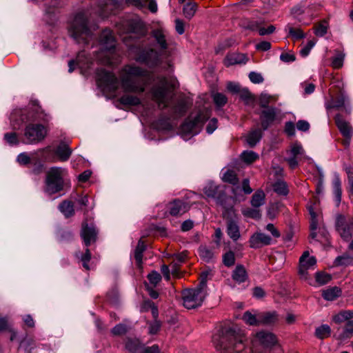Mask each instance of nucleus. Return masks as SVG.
I'll use <instances>...</instances> for the list:
<instances>
[{"mask_svg": "<svg viewBox=\"0 0 353 353\" xmlns=\"http://www.w3.org/2000/svg\"><path fill=\"white\" fill-rule=\"evenodd\" d=\"M244 339L239 329L232 327L222 330L221 334L214 337L213 343L219 353H239L244 349Z\"/></svg>", "mask_w": 353, "mask_h": 353, "instance_id": "nucleus-1", "label": "nucleus"}, {"mask_svg": "<svg viewBox=\"0 0 353 353\" xmlns=\"http://www.w3.org/2000/svg\"><path fill=\"white\" fill-rule=\"evenodd\" d=\"M90 13L88 11L77 12L68 26L69 36L79 44H88L94 39V30L89 25Z\"/></svg>", "mask_w": 353, "mask_h": 353, "instance_id": "nucleus-2", "label": "nucleus"}, {"mask_svg": "<svg viewBox=\"0 0 353 353\" xmlns=\"http://www.w3.org/2000/svg\"><path fill=\"white\" fill-rule=\"evenodd\" d=\"M121 77V85L125 92L142 93L145 91L148 81L153 76L146 70L136 65H127Z\"/></svg>", "mask_w": 353, "mask_h": 353, "instance_id": "nucleus-3", "label": "nucleus"}, {"mask_svg": "<svg viewBox=\"0 0 353 353\" xmlns=\"http://www.w3.org/2000/svg\"><path fill=\"white\" fill-rule=\"evenodd\" d=\"M68 175L66 168L59 166L50 168L46 172L43 192L48 196L59 193L64 190Z\"/></svg>", "mask_w": 353, "mask_h": 353, "instance_id": "nucleus-4", "label": "nucleus"}, {"mask_svg": "<svg viewBox=\"0 0 353 353\" xmlns=\"http://www.w3.org/2000/svg\"><path fill=\"white\" fill-rule=\"evenodd\" d=\"M207 274L201 275V280L194 289H186L182 292L183 305L187 309H194L201 305L207 295Z\"/></svg>", "mask_w": 353, "mask_h": 353, "instance_id": "nucleus-5", "label": "nucleus"}, {"mask_svg": "<svg viewBox=\"0 0 353 353\" xmlns=\"http://www.w3.org/2000/svg\"><path fill=\"white\" fill-rule=\"evenodd\" d=\"M20 122L17 119H12L11 124L13 129L19 130L21 128L23 124L26 126L24 130V137L26 141L24 143L28 144H35L42 141L47 135V130L41 124H34V122H23L20 119Z\"/></svg>", "mask_w": 353, "mask_h": 353, "instance_id": "nucleus-6", "label": "nucleus"}, {"mask_svg": "<svg viewBox=\"0 0 353 353\" xmlns=\"http://www.w3.org/2000/svg\"><path fill=\"white\" fill-rule=\"evenodd\" d=\"M334 228L338 235L343 241H350L353 236V214H336Z\"/></svg>", "mask_w": 353, "mask_h": 353, "instance_id": "nucleus-7", "label": "nucleus"}, {"mask_svg": "<svg viewBox=\"0 0 353 353\" xmlns=\"http://www.w3.org/2000/svg\"><path fill=\"white\" fill-rule=\"evenodd\" d=\"M157 80L158 85H154L151 89L152 97L157 103L159 108L164 109L168 107L170 101L168 79L164 76H158Z\"/></svg>", "mask_w": 353, "mask_h": 353, "instance_id": "nucleus-8", "label": "nucleus"}, {"mask_svg": "<svg viewBox=\"0 0 353 353\" xmlns=\"http://www.w3.org/2000/svg\"><path fill=\"white\" fill-rule=\"evenodd\" d=\"M99 43L101 48L100 54H104L105 58L103 59L99 55L97 56V58L104 64L112 63L110 55L112 54L116 46V41L112 31L104 30L100 35Z\"/></svg>", "mask_w": 353, "mask_h": 353, "instance_id": "nucleus-9", "label": "nucleus"}, {"mask_svg": "<svg viewBox=\"0 0 353 353\" xmlns=\"http://www.w3.org/2000/svg\"><path fill=\"white\" fill-rule=\"evenodd\" d=\"M223 217L225 220L226 232L234 241H237L240 236L239 218L233 207L225 208Z\"/></svg>", "mask_w": 353, "mask_h": 353, "instance_id": "nucleus-10", "label": "nucleus"}, {"mask_svg": "<svg viewBox=\"0 0 353 353\" xmlns=\"http://www.w3.org/2000/svg\"><path fill=\"white\" fill-rule=\"evenodd\" d=\"M208 110L199 111L196 116H190L182 125L183 132L195 135L199 133L204 123L209 119Z\"/></svg>", "mask_w": 353, "mask_h": 353, "instance_id": "nucleus-11", "label": "nucleus"}, {"mask_svg": "<svg viewBox=\"0 0 353 353\" xmlns=\"http://www.w3.org/2000/svg\"><path fill=\"white\" fill-rule=\"evenodd\" d=\"M163 54L164 52L152 48L143 49L137 53L135 60L150 68H153L161 63Z\"/></svg>", "mask_w": 353, "mask_h": 353, "instance_id": "nucleus-12", "label": "nucleus"}, {"mask_svg": "<svg viewBox=\"0 0 353 353\" xmlns=\"http://www.w3.org/2000/svg\"><path fill=\"white\" fill-rule=\"evenodd\" d=\"M20 118L23 122H48L51 117L46 113L40 106L33 105L31 108L21 112Z\"/></svg>", "mask_w": 353, "mask_h": 353, "instance_id": "nucleus-13", "label": "nucleus"}, {"mask_svg": "<svg viewBox=\"0 0 353 353\" xmlns=\"http://www.w3.org/2000/svg\"><path fill=\"white\" fill-rule=\"evenodd\" d=\"M203 192L208 197L214 198L216 202L224 208H227L224 201L228 199L223 190H220L219 186L213 182L208 183L203 188Z\"/></svg>", "mask_w": 353, "mask_h": 353, "instance_id": "nucleus-14", "label": "nucleus"}, {"mask_svg": "<svg viewBox=\"0 0 353 353\" xmlns=\"http://www.w3.org/2000/svg\"><path fill=\"white\" fill-rule=\"evenodd\" d=\"M316 263L314 256H310L309 252L305 251L299 259V274L303 279H307V270L314 269Z\"/></svg>", "mask_w": 353, "mask_h": 353, "instance_id": "nucleus-15", "label": "nucleus"}, {"mask_svg": "<svg viewBox=\"0 0 353 353\" xmlns=\"http://www.w3.org/2000/svg\"><path fill=\"white\" fill-rule=\"evenodd\" d=\"M97 81L101 87L115 89L117 79L114 74L105 70H99L97 73Z\"/></svg>", "mask_w": 353, "mask_h": 353, "instance_id": "nucleus-16", "label": "nucleus"}, {"mask_svg": "<svg viewBox=\"0 0 353 353\" xmlns=\"http://www.w3.org/2000/svg\"><path fill=\"white\" fill-rule=\"evenodd\" d=\"M97 234L98 231L92 223L88 224L86 222H83L82 223L81 236L87 247L97 241Z\"/></svg>", "mask_w": 353, "mask_h": 353, "instance_id": "nucleus-17", "label": "nucleus"}, {"mask_svg": "<svg viewBox=\"0 0 353 353\" xmlns=\"http://www.w3.org/2000/svg\"><path fill=\"white\" fill-rule=\"evenodd\" d=\"M127 32L143 37L145 35L147 30L144 23L139 18H132L125 22Z\"/></svg>", "mask_w": 353, "mask_h": 353, "instance_id": "nucleus-18", "label": "nucleus"}, {"mask_svg": "<svg viewBox=\"0 0 353 353\" xmlns=\"http://www.w3.org/2000/svg\"><path fill=\"white\" fill-rule=\"evenodd\" d=\"M272 239L266 234L262 232H256L253 234L250 240V245L252 248L257 249L263 245L272 244Z\"/></svg>", "mask_w": 353, "mask_h": 353, "instance_id": "nucleus-19", "label": "nucleus"}, {"mask_svg": "<svg viewBox=\"0 0 353 353\" xmlns=\"http://www.w3.org/2000/svg\"><path fill=\"white\" fill-rule=\"evenodd\" d=\"M169 212L172 216H181L190 209V205L185 201L174 200L169 204Z\"/></svg>", "mask_w": 353, "mask_h": 353, "instance_id": "nucleus-20", "label": "nucleus"}, {"mask_svg": "<svg viewBox=\"0 0 353 353\" xmlns=\"http://www.w3.org/2000/svg\"><path fill=\"white\" fill-rule=\"evenodd\" d=\"M276 116V109L274 107H270L263 110L261 112V126L263 130H267L270 124L274 121Z\"/></svg>", "mask_w": 353, "mask_h": 353, "instance_id": "nucleus-21", "label": "nucleus"}, {"mask_svg": "<svg viewBox=\"0 0 353 353\" xmlns=\"http://www.w3.org/2000/svg\"><path fill=\"white\" fill-rule=\"evenodd\" d=\"M90 63H91V59L87 57V54L85 51L80 52L77 57L76 61L70 60L68 63V72H72L74 70V65H78L81 68L89 67Z\"/></svg>", "mask_w": 353, "mask_h": 353, "instance_id": "nucleus-22", "label": "nucleus"}, {"mask_svg": "<svg viewBox=\"0 0 353 353\" xmlns=\"http://www.w3.org/2000/svg\"><path fill=\"white\" fill-rule=\"evenodd\" d=\"M256 337L265 347H272L277 343L276 336L272 332L261 331L256 334Z\"/></svg>", "mask_w": 353, "mask_h": 353, "instance_id": "nucleus-23", "label": "nucleus"}, {"mask_svg": "<svg viewBox=\"0 0 353 353\" xmlns=\"http://www.w3.org/2000/svg\"><path fill=\"white\" fill-rule=\"evenodd\" d=\"M152 35L159 47V50L164 52L168 46L165 32L163 29H156L152 32Z\"/></svg>", "mask_w": 353, "mask_h": 353, "instance_id": "nucleus-24", "label": "nucleus"}, {"mask_svg": "<svg viewBox=\"0 0 353 353\" xmlns=\"http://www.w3.org/2000/svg\"><path fill=\"white\" fill-rule=\"evenodd\" d=\"M335 122L341 133L345 137L350 138L352 132L350 123L345 121L340 114L336 115Z\"/></svg>", "mask_w": 353, "mask_h": 353, "instance_id": "nucleus-25", "label": "nucleus"}, {"mask_svg": "<svg viewBox=\"0 0 353 353\" xmlns=\"http://www.w3.org/2000/svg\"><path fill=\"white\" fill-rule=\"evenodd\" d=\"M246 61V56L244 54L231 53L224 59V64L228 67L235 64L245 63Z\"/></svg>", "mask_w": 353, "mask_h": 353, "instance_id": "nucleus-26", "label": "nucleus"}, {"mask_svg": "<svg viewBox=\"0 0 353 353\" xmlns=\"http://www.w3.org/2000/svg\"><path fill=\"white\" fill-rule=\"evenodd\" d=\"M232 278L239 284L247 281L248 276L244 266L242 265H237L232 272Z\"/></svg>", "mask_w": 353, "mask_h": 353, "instance_id": "nucleus-27", "label": "nucleus"}, {"mask_svg": "<svg viewBox=\"0 0 353 353\" xmlns=\"http://www.w3.org/2000/svg\"><path fill=\"white\" fill-rule=\"evenodd\" d=\"M332 191L336 205L338 207L341 201V182L339 175H335L332 181Z\"/></svg>", "mask_w": 353, "mask_h": 353, "instance_id": "nucleus-28", "label": "nucleus"}, {"mask_svg": "<svg viewBox=\"0 0 353 353\" xmlns=\"http://www.w3.org/2000/svg\"><path fill=\"white\" fill-rule=\"evenodd\" d=\"M55 154L61 161H66L69 159L72 150L67 144L61 143L57 146Z\"/></svg>", "mask_w": 353, "mask_h": 353, "instance_id": "nucleus-29", "label": "nucleus"}, {"mask_svg": "<svg viewBox=\"0 0 353 353\" xmlns=\"http://www.w3.org/2000/svg\"><path fill=\"white\" fill-rule=\"evenodd\" d=\"M278 314L276 312H267L259 314L260 325H272L277 322Z\"/></svg>", "mask_w": 353, "mask_h": 353, "instance_id": "nucleus-30", "label": "nucleus"}, {"mask_svg": "<svg viewBox=\"0 0 353 353\" xmlns=\"http://www.w3.org/2000/svg\"><path fill=\"white\" fill-rule=\"evenodd\" d=\"M263 132L260 129H255L250 131L246 137V141L250 147H254L260 141Z\"/></svg>", "mask_w": 353, "mask_h": 353, "instance_id": "nucleus-31", "label": "nucleus"}, {"mask_svg": "<svg viewBox=\"0 0 353 353\" xmlns=\"http://www.w3.org/2000/svg\"><path fill=\"white\" fill-rule=\"evenodd\" d=\"M265 194L264 192L259 189L257 190L252 196L250 203L254 208H259L265 204Z\"/></svg>", "mask_w": 353, "mask_h": 353, "instance_id": "nucleus-32", "label": "nucleus"}, {"mask_svg": "<svg viewBox=\"0 0 353 353\" xmlns=\"http://www.w3.org/2000/svg\"><path fill=\"white\" fill-rule=\"evenodd\" d=\"M125 347L130 353H141L143 345L137 339H128Z\"/></svg>", "mask_w": 353, "mask_h": 353, "instance_id": "nucleus-33", "label": "nucleus"}, {"mask_svg": "<svg viewBox=\"0 0 353 353\" xmlns=\"http://www.w3.org/2000/svg\"><path fill=\"white\" fill-rule=\"evenodd\" d=\"M59 210L64 216L69 218L74 214L73 203L70 201L65 200L59 205Z\"/></svg>", "mask_w": 353, "mask_h": 353, "instance_id": "nucleus-34", "label": "nucleus"}, {"mask_svg": "<svg viewBox=\"0 0 353 353\" xmlns=\"http://www.w3.org/2000/svg\"><path fill=\"white\" fill-rule=\"evenodd\" d=\"M341 294L340 288L333 287L323 290L322 296L327 301H334L339 297Z\"/></svg>", "mask_w": 353, "mask_h": 353, "instance_id": "nucleus-35", "label": "nucleus"}, {"mask_svg": "<svg viewBox=\"0 0 353 353\" xmlns=\"http://www.w3.org/2000/svg\"><path fill=\"white\" fill-rule=\"evenodd\" d=\"M353 334V321H347L342 331L338 334V339L345 341L350 339Z\"/></svg>", "mask_w": 353, "mask_h": 353, "instance_id": "nucleus-36", "label": "nucleus"}, {"mask_svg": "<svg viewBox=\"0 0 353 353\" xmlns=\"http://www.w3.org/2000/svg\"><path fill=\"white\" fill-rule=\"evenodd\" d=\"M145 248L146 247L144 244V242L141 240H139L134 253V259L136 261L137 265L139 267H140L142 264L143 254L145 250Z\"/></svg>", "mask_w": 353, "mask_h": 353, "instance_id": "nucleus-37", "label": "nucleus"}, {"mask_svg": "<svg viewBox=\"0 0 353 353\" xmlns=\"http://www.w3.org/2000/svg\"><path fill=\"white\" fill-rule=\"evenodd\" d=\"M197 10V4L194 2H188L184 5L183 13L184 17L190 20L195 14Z\"/></svg>", "mask_w": 353, "mask_h": 353, "instance_id": "nucleus-38", "label": "nucleus"}, {"mask_svg": "<svg viewBox=\"0 0 353 353\" xmlns=\"http://www.w3.org/2000/svg\"><path fill=\"white\" fill-rule=\"evenodd\" d=\"M331 334V328L328 325L323 324L315 330V336L320 339L327 338Z\"/></svg>", "mask_w": 353, "mask_h": 353, "instance_id": "nucleus-39", "label": "nucleus"}, {"mask_svg": "<svg viewBox=\"0 0 353 353\" xmlns=\"http://www.w3.org/2000/svg\"><path fill=\"white\" fill-rule=\"evenodd\" d=\"M119 102L126 105H137L140 104L141 100L136 96L124 94L119 99Z\"/></svg>", "mask_w": 353, "mask_h": 353, "instance_id": "nucleus-40", "label": "nucleus"}, {"mask_svg": "<svg viewBox=\"0 0 353 353\" xmlns=\"http://www.w3.org/2000/svg\"><path fill=\"white\" fill-rule=\"evenodd\" d=\"M273 190L278 194L283 196H286L289 192L287 183L281 180H279L273 184Z\"/></svg>", "mask_w": 353, "mask_h": 353, "instance_id": "nucleus-41", "label": "nucleus"}, {"mask_svg": "<svg viewBox=\"0 0 353 353\" xmlns=\"http://www.w3.org/2000/svg\"><path fill=\"white\" fill-rule=\"evenodd\" d=\"M243 320L250 325H259V314L256 316L249 311H246L242 317Z\"/></svg>", "mask_w": 353, "mask_h": 353, "instance_id": "nucleus-42", "label": "nucleus"}, {"mask_svg": "<svg viewBox=\"0 0 353 353\" xmlns=\"http://www.w3.org/2000/svg\"><path fill=\"white\" fill-rule=\"evenodd\" d=\"M353 317V312L352 311H342L333 316V321L336 323H341Z\"/></svg>", "mask_w": 353, "mask_h": 353, "instance_id": "nucleus-43", "label": "nucleus"}, {"mask_svg": "<svg viewBox=\"0 0 353 353\" xmlns=\"http://www.w3.org/2000/svg\"><path fill=\"white\" fill-rule=\"evenodd\" d=\"M199 254L205 261L209 262L214 257L213 251L205 245H201L199 248Z\"/></svg>", "mask_w": 353, "mask_h": 353, "instance_id": "nucleus-44", "label": "nucleus"}, {"mask_svg": "<svg viewBox=\"0 0 353 353\" xmlns=\"http://www.w3.org/2000/svg\"><path fill=\"white\" fill-rule=\"evenodd\" d=\"M223 181L229 183L233 185H236L239 183V179L234 171L228 170L223 176Z\"/></svg>", "mask_w": 353, "mask_h": 353, "instance_id": "nucleus-45", "label": "nucleus"}, {"mask_svg": "<svg viewBox=\"0 0 353 353\" xmlns=\"http://www.w3.org/2000/svg\"><path fill=\"white\" fill-rule=\"evenodd\" d=\"M241 158L246 163H252L259 159V154L254 151L246 150L241 153Z\"/></svg>", "mask_w": 353, "mask_h": 353, "instance_id": "nucleus-46", "label": "nucleus"}, {"mask_svg": "<svg viewBox=\"0 0 353 353\" xmlns=\"http://www.w3.org/2000/svg\"><path fill=\"white\" fill-rule=\"evenodd\" d=\"M346 174L348 179V189L347 191L350 194V198L353 201V167L346 166L345 168Z\"/></svg>", "mask_w": 353, "mask_h": 353, "instance_id": "nucleus-47", "label": "nucleus"}, {"mask_svg": "<svg viewBox=\"0 0 353 353\" xmlns=\"http://www.w3.org/2000/svg\"><path fill=\"white\" fill-rule=\"evenodd\" d=\"M287 28L288 30V36L294 40H299L305 37V34L301 28H295L289 25L287 26Z\"/></svg>", "mask_w": 353, "mask_h": 353, "instance_id": "nucleus-48", "label": "nucleus"}, {"mask_svg": "<svg viewBox=\"0 0 353 353\" xmlns=\"http://www.w3.org/2000/svg\"><path fill=\"white\" fill-rule=\"evenodd\" d=\"M212 99L215 105L219 108L224 106L228 102L227 97L220 92H214L212 94Z\"/></svg>", "mask_w": 353, "mask_h": 353, "instance_id": "nucleus-49", "label": "nucleus"}, {"mask_svg": "<svg viewBox=\"0 0 353 353\" xmlns=\"http://www.w3.org/2000/svg\"><path fill=\"white\" fill-rule=\"evenodd\" d=\"M3 139L10 145H18L19 144V140L16 132L6 133Z\"/></svg>", "mask_w": 353, "mask_h": 353, "instance_id": "nucleus-50", "label": "nucleus"}, {"mask_svg": "<svg viewBox=\"0 0 353 353\" xmlns=\"http://www.w3.org/2000/svg\"><path fill=\"white\" fill-rule=\"evenodd\" d=\"M128 327L123 324L119 323L116 325L111 330V333L114 336H121L126 334L128 331Z\"/></svg>", "mask_w": 353, "mask_h": 353, "instance_id": "nucleus-51", "label": "nucleus"}, {"mask_svg": "<svg viewBox=\"0 0 353 353\" xmlns=\"http://www.w3.org/2000/svg\"><path fill=\"white\" fill-rule=\"evenodd\" d=\"M21 346L24 349L26 353H32V350L36 347V343L33 339H28L21 341Z\"/></svg>", "mask_w": 353, "mask_h": 353, "instance_id": "nucleus-52", "label": "nucleus"}, {"mask_svg": "<svg viewBox=\"0 0 353 353\" xmlns=\"http://www.w3.org/2000/svg\"><path fill=\"white\" fill-rule=\"evenodd\" d=\"M345 97L343 95L339 96L335 99H333L330 104L329 105V108H340L345 105Z\"/></svg>", "mask_w": 353, "mask_h": 353, "instance_id": "nucleus-53", "label": "nucleus"}, {"mask_svg": "<svg viewBox=\"0 0 353 353\" xmlns=\"http://www.w3.org/2000/svg\"><path fill=\"white\" fill-rule=\"evenodd\" d=\"M223 262L224 265L227 267H230L233 265L235 263L234 254L232 251L226 252L223 256Z\"/></svg>", "mask_w": 353, "mask_h": 353, "instance_id": "nucleus-54", "label": "nucleus"}, {"mask_svg": "<svg viewBox=\"0 0 353 353\" xmlns=\"http://www.w3.org/2000/svg\"><path fill=\"white\" fill-rule=\"evenodd\" d=\"M331 280V276L323 272H317L316 274V281L320 285H325Z\"/></svg>", "mask_w": 353, "mask_h": 353, "instance_id": "nucleus-55", "label": "nucleus"}, {"mask_svg": "<svg viewBox=\"0 0 353 353\" xmlns=\"http://www.w3.org/2000/svg\"><path fill=\"white\" fill-rule=\"evenodd\" d=\"M344 55L339 53L333 57L332 65L335 69L341 68L343 65Z\"/></svg>", "mask_w": 353, "mask_h": 353, "instance_id": "nucleus-56", "label": "nucleus"}, {"mask_svg": "<svg viewBox=\"0 0 353 353\" xmlns=\"http://www.w3.org/2000/svg\"><path fill=\"white\" fill-rule=\"evenodd\" d=\"M328 25L326 21H322L319 26L316 27L315 30V34L316 36L323 37L324 36L327 31Z\"/></svg>", "mask_w": 353, "mask_h": 353, "instance_id": "nucleus-57", "label": "nucleus"}, {"mask_svg": "<svg viewBox=\"0 0 353 353\" xmlns=\"http://www.w3.org/2000/svg\"><path fill=\"white\" fill-rule=\"evenodd\" d=\"M243 214L247 217H250L253 219H259L261 217L260 211L256 208H248L243 210Z\"/></svg>", "mask_w": 353, "mask_h": 353, "instance_id": "nucleus-58", "label": "nucleus"}, {"mask_svg": "<svg viewBox=\"0 0 353 353\" xmlns=\"http://www.w3.org/2000/svg\"><path fill=\"white\" fill-rule=\"evenodd\" d=\"M91 259V253L88 248H86L85 253L81 256V261L83 264V267L87 270H89L90 268L88 265V262L90 261Z\"/></svg>", "mask_w": 353, "mask_h": 353, "instance_id": "nucleus-59", "label": "nucleus"}, {"mask_svg": "<svg viewBox=\"0 0 353 353\" xmlns=\"http://www.w3.org/2000/svg\"><path fill=\"white\" fill-rule=\"evenodd\" d=\"M303 152V149L301 144L298 143H295L292 145L291 150H290V154L292 157H297L298 155L302 154Z\"/></svg>", "mask_w": 353, "mask_h": 353, "instance_id": "nucleus-60", "label": "nucleus"}, {"mask_svg": "<svg viewBox=\"0 0 353 353\" xmlns=\"http://www.w3.org/2000/svg\"><path fill=\"white\" fill-rule=\"evenodd\" d=\"M248 77L250 81L253 83H261L264 80L263 76L260 73L256 72H250Z\"/></svg>", "mask_w": 353, "mask_h": 353, "instance_id": "nucleus-61", "label": "nucleus"}, {"mask_svg": "<svg viewBox=\"0 0 353 353\" xmlns=\"http://www.w3.org/2000/svg\"><path fill=\"white\" fill-rule=\"evenodd\" d=\"M148 279L151 284L156 285L161 280V276L157 272H152L148 275Z\"/></svg>", "mask_w": 353, "mask_h": 353, "instance_id": "nucleus-62", "label": "nucleus"}, {"mask_svg": "<svg viewBox=\"0 0 353 353\" xmlns=\"http://www.w3.org/2000/svg\"><path fill=\"white\" fill-rule=\"evenodd\" d=\"M17 161L19 164L26 165L31 162V158L26 152H22L17 156Z\"/></svg>", "mask_w": 353, "mask_h": 353, "instance_id": "nucleus-63", "label": "nucleus"}, {"mask_svg": "<svg viewBox=\"0 0 353 353\" xmlns=\"http://www.w3.org/2000/svg\"><path fill=\"white\" fill-rule=\"evenodd\" d=\"M126 3L134 6L138 8H143L145 7V5L148 0H125Z\"/></svg>", "mask_w": 353, "mask_h": 353, "instance_id": "nucleus-64", "label": "nucleus"}]
</instances>
